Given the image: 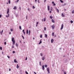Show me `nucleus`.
I'll return each instance as SVG.
<instances>
[{
  "instance_id": "nucleus-32",
  "label": "nucleus",
  "mask_w": 74,
  "mask_h": 74,
  "mask_svg": "<svg viewBox=\"0 0 74 74\" xmlns=\"http://www.w3.org/2000/svg\"><path fill=\"white\" fill-rule=\"evenodd\" d=\"M72 14H74V10H73L72 12Z\"/></svg>"
},
{
  "instance_id": "nucleus-37",
  "label": "nucleus",
  "mask_w": 74,
  "mask_h": 74,
  "mask_svg": "<svg viewBox=\"0 0 74 74\" xmlns=\"http://www.w3.org/2000/svg\"><path fill=\"white\" fill-rule=\"evenodd\" d=\"M12 48H14V46H12Z\"/></svg>"
},
{
  "instance_id": "nucleus-8",
  "label": "nucleus",
  "mask_w": 74,
  "mask_h": 74,
  "mask_svg": "<svg viewBox=\"0 0 74 74\" xmlns=\"http://www.w3.org/2000/svg\"><path fill=\"white\" fill-rule=\"evenodd\" d=\"M47 8L48 11H49V10H50V9H49V6H48Z\"/></svg>"
},
{
  "instance_id": "nucleus-1",
  "label": "nucleus",
  "mask_w": 74,
  "mask_h": 74,
  "mask_svg": "<svg viewBox=\"0 0 74 74\" xmlns=\"http://www.w3.org/2000/svg\"><path fill=\"white\" fill-rule=\"evenodd\" d=\"M12 41L13 42V45H15V40H14V38H12Z\"/></svg>"
},
{
  "instance_id": "nucleus-59",
  "label": "nucleus",
  "mask_w": 74,
  "mask_h": 74,
  "mask_svg": "<svg viewBox=\"0 0 74 74\" xmlns=\"http://www.w3.org/2000/svg\"><path fill=\"white\" fill-rule=\"evenodd\" d=\"M11 34V32H10L9 33V34Z\"/></svg>"
},
{
  "instance_id": "nucleus-16",
  "label": "nucleus",
  "mask_w": 74,
  "mask_h": 74,
  "mask_svg": "<svg viewBox=\"0 0 74 74\" xmlns=\"http://www.w3.org/2000/svg\"><path fill=\"white\" fill-rule=\"evenodd\" d=\"M28 32H29V30H27L26 33H27V34H28Z\"/></svg>"
},
{
  "instance_id": "nucleus-22",
  "label": "nucleus",
  "mask_w": 74,
  "mask_h": 74,
  "mask_svg": "<svg viewBox=\"0 0 74 74\" xmlns=\"http://www.w3.org/2000/svg\"><path fill=\"white\" fill-rule=\"evenodd\" d=\"M42 42H41V41L40 40V42L39 43V44H41Z\"/></svg>"
},
{
  "instance_id": "nucleus-54",
  "label": "nucleus",
  "mask_w": 74,
  "mask_h": 74,
  "mask_svg": "<svg viewBox=\"0 0 74 74\" xmlns=\"http://www.w3.org/2000/svg\"><path fill=\"white\" fill-rule=\"evenodd\" d=\"M11 71V69H9V71Z\"/></svg>"
},
{
  "instance_id": "nucleus-46",
  "label": "nucleus",
  "mask_w": 74,
  "mask_h": 74,
  "mask_svg": "<svg viewBox=\"0 0 74 74\" xmlns=\"http://www.w3.org/2000/svg\"><path fill=\"white\" fill-rule=\"evenodd\" d=\"M7 57H8V58H9V59H10V56H8Z\"/></svg>"
},
{
  "instance_id": "nucleus-3",
  "label": "nucleus",
  "mask_w": 74,
  "mask_h": 74,
  "mask_svg": "<svg viewBox=\"0 0 74 74\" xmlns=\"http://www.w3.org/2000/svg\"><path fill=\"white\" fill-rule=\"evenodd\" d=\"M63 24H62L61 25V27L60 28V30H62L63 29V26H64Z\"/></svg>"
},
{
  "instance_id": "nucleus-19",
  "label": "nucleus",
  "mask_w": 74,
  "mask_h": 74,
  "mask_svg": "<svg viewBox=\"0 0 74 74\" xmlns=\"http://www.w3.org/2000/svg\"><path fill=\"white\" fill-rule=\"evenodd\" d=\"M45 37H46V38H47V34H45Z\"/></svg>"
},
{
  "instance_id": "nucleus-27",
  "label": "nucleus",
  "mask_w": 74,
  "mask_h": 74,
  "mask_svg": "<svg viewBox=\"0 0 74 74\" xmlns=\"http://www.w3.org/2000/svg\"><path fill=\"white\" fill-rule=\"evenodd\" d=\"M16 47H18V44L17 43H16Z\"/></svg>"
},
{
  "instance_id": "nucleus-2",
  "label": "nucleus",
  "mask_w": 74,
  "mask_h": 74,
  "mask_svg": "<svg viewBox=\"0 0 74 74\" xmlns=\"http://www.w3.org/2000/svg\"><path fill=\"white\" fill-rule=\"evenodd\" d=\"M47 70L48 71V73L49 74L50 73L49 72V68H47Z\"/></svg>"
},
{
  "instance_id": "nucleus-64",
  "label": "nucleus",
  "mask_w": 74,
  "mask_h": 74,
  "mask_svg": "<svg viewBox=\"0 0 74 74\" xmlns=\"http://www.w3.org/2000/svg\"><path fill=\"white\" fill-rule=\"evenodd\" d=\"M35 2H36V1H37V0H35Z\"/></svg>"
},
{
  "instance_id": "nucleus-25",
  "label": "nucleus",
  "mask_w": 74,
  "mask_h": 74,
  "mask_svg": "<svg viewBox=\"0 0 74 74\" xmlns=\"http://www.w3.org/2000/svg\"><path fill=\"white\" fill-rule=\"evenodd\" d=\"M70 22L71 23H73V21H72V20H71L70 21Z\"/></svg>"
},
{
  "instance_id": "nucleus-53",
  "label": "nucleus",
  "mask_w": 74,
  "mask_h": 74,
  "mask_svg": "<svg viewBox=\"0 0 74 74\" xmlns=\"http://www.w3.org/2000/svg\"><path fill=\"white\" fill-rule=\"evenodd\" d=\"M26 19H27V16H26Z\"/></svg>"
},
{
  "instance_id": "nucleus-47",
  "label": "nucleus",
  "mask_w": 74,
  "mask_h": 74,
  "mask_svg": "<svg viewBox=\"0 0 74 74\" xmlns=\"http://www.w3.org/2000/svg\"><path fill=\"white\" fill-rule=\"evenodd\" d=\"M4 44L5 45H6V42H4Z\"/></svg>"
},
{
  "instance_id": "nucleus-42",
  "label": "nucleus",
  "mask_w": 74,
  "mask_h": 74,
  "mask_svg": "<svg viewBox=\"0 0 74 74\" xmlns=\"http://www.w3.org/2000/svg\"><path fill=\"white\" fill-rule=\"evenodd\" d=\"M40 38H42V35H41L40 36Z\"/></svg>"
},
{
  "instance_id": "nucleus-7",
  "label": "nucleus",
  "mask_w": 74,
  "mask_h": 74,
  "mask_svg": "<svg viewBox=\"0 0 74 74\" xmlns=\"http://www.w3.org/2000/svg\"><path fill=\"white\" fill-rule=\"evenodd\" d=\"M65 16L63 14V13L62 14V17H64Z\"/></svg>"
},
{
  "instance_id": "nucleus-13",
  "label": "nucleus",
  "mask_w": 74,
  "mask_h": 74,
  "mask_svg": "<svg viewBox=\"0 0 74 74\" xmlns=\"http://www.w3.org/2000/svg\"><path fill=\"white\" fill-rule=\"evenodd\" d=\"M6 16L7 18H8V17L10 16V14H8V16Z\"/></svg>"
},
{
  "instance_id": "nucleus-57",
  "label": "nucleus",
  "mask_w": 74,
  "mask_h": 74,
  "mask_svg": "<svg viewBox=\"0 0 74 74\" xmlns=\"http://www.w3.org/2000/svg\"><path fill=\"white\" fill-rule=\"evenodd\" d=\"M34 73L35 74H36V72H34Z\"/></svg>"
},
{
  "instance_id": "nucleus-52",
  "label": "nucleus",
  "mask_w": 74,
  "mask_h": 74,
  "mask_svg": "<svg viewBox=\"0 0 74 74\" xmlns=\"http://www.w3.org/2000/svg\"><path fill=\"white\" fill-rule=\"evenodd\" d=\"M2 15H0V18H1V16H2Z\"/></svg>"
},
{
  "instance_id": "nucleus-35",
  "label": "nucleus",
  "mask_w": 74,
  "mask_h": 74,
  "mask_svg": "<svg viewBox=\"0 0 74 74\" xmlns=\"http://www.w3.org/2000/svg\"><path fill=\"white\" fill-rule=\"evenodd\" d=\"M66 5V3H64V5H63V6H64V5Z\"/></svg>"
},
{
  "instance_id": "nucleus-12",
  "label": "nucleus",
  "mask_w": 74,
  "mask_h": 74,
  "mask_svg": "<svg viewBox=\"0 0 74 74\" xmlns=\"http://www.w3.org/2000/svg\"><path fill=\"white\" fill-rule=\"evenodd\" d=\"M9 12V8L8 9V11L7 12V14H8V13Z\"/></svg>"
},
{
  "instance_id": "nucleus-17",
  "label": "nucleus",
  "mask_w": 74,
  "mask_h": 74,
  "mask_svg": "<svg viewBox=\"0 0 74 74\" xmlns=\"http://www.w3.org/2000/svg\"><path fill=\"white\" fill-rule=\"evenodd\" d=\"M51 21H52V22H53V23H54V22H55V21L53 19L51 20Z\"/></svg>"
},
{
  "instance_id": "nucleus-5",
  "label": "nucleus",
  "mask_w": 74,
  "mask_h": 74,
  "mask_svg": "<svg viewBox=\"0 0 74 74\" xmlns=\"http://www.w3.org/2000/svg\"><path fill=\"white\" fill-rule=\"evenodd\" d=\"M52 3L53 4V5L54 6H55V5H56V4L54 3V2L52 1Z\"/></svg>"
},
{
  "instance_id": "nucleus-62",
  "label": "nucleus",
  "mask_w": 74,
  "mask_h": 74,
  "mask_svg": "<svg viewBox=\"0 0 74 74\" xmlns=\"http://www.w3.org/2000/svg\"><path fill=\"white\" fill-rule=\"evenodd\" d=\"M2 54H3V52H2Z\"/></svg>"
},
{
  "instance_id": "nucleus-48",
  "label": "nucleus",
  "mask_w": 74,
  "mask_h": 74,
  "mask_svg": "<svg viewBox=\"0 0 74 74\" xmlns=\"http://www.w3.org/2000/svg\"><path fill=\"white\" fill-rule=\"evenodd\" d=\"M16 17H17V16H18V15H16Z\"/></svg>"
},
{
  "instance_id": "nucleus-11",
  "label": "nucleus",
  "mask_w": 74,
  "mask_h": 74,
  "mask_svg": "<svg viewBox=\"0 0 74 74\" xmlns=\"http://www.w3.org/2000/svg\"><path fill=\"white\" fill-rule=\"evenodd\" d=\"M54 41V40H53V39H52L51 40V43H53V42Z\"/></svg>"
},
{
  "instance_id": "nucleus-33",
  "label": "nucleus",
  "mask_w": 74,
  "mask_h": 74,
  "mask_svg": "<svg viewBox=\"0 0 74 74\" xmlns=\"http://www.w3.org/2000/svg\"><path fill=\"white\" fill-rule=\"evenodd\" d=\"M19 29L20 30H21L22 29H21V26H19Z\"/></svg>"
},
{
  "instance_id": "nucleus-15",
  "label": "nucleus",
  "mask_w": 74,
  "mask_h": 74,
  "mask_svg": "<svg viewBox=\"0 0 74 74\" xmlns=\"http://www.w3.org/2000/svg\"><path fill=\"white\" fill-rule=\"evenodd\" d=\"M16 67L17 69H19V66H18V64H17Z\"/></svg>"
},
{
  "instance_id": "nucleus-44",
  "label": "nucleus",
  "mask_w": 74,
  "mask_h": 74,
  "mask_svg": "<svg viewBox=\"0 0 74 74\" xmlns=\"http://www.w3.org/2000/svg\"><path fill=\"white\" fill-rule=\"evenodd\" d=\"M64 74H66V72H64Z\"/></svg>"
},
{
  "instance_id": "nucleus-26",
  "label": "nucleus",
  "mask_w": 74,
  "mask_h": 74,
  "mask_svg": "<svg viewBox=\"0 0 74 74\" xmlns=\"http://www.w3.org/2000/svg\"><path fill=\"white\" fill-rule=\"evenodd\" d=\"M52 36H54V32H53L52 34Z\"/></svg>"
},
{
  "instance_id": "nucleus-51",
  "label": "nucleus",
  "mask_w": 74,
  "mask_h": 74,
  "mask_svg": "<svg viewBox=\"0 0 74 74\" xmlns=\"http://www.w3.org/2000/svg\"><path fill=\"white\" fill-rule=\"evenodd\" d=\"M23 33L24 34H25V32H23Z\"/></svg>"
},
{
  "instance_id": "nucleus-61",
  "label": "nucleus",
  "mask_w": 74,
  "mask_h": 74,
  "mask_svg": "<svg viewBox=\"0 0 74 74\" xmlns=\"http://www.w3.org/2000/svg\"><path fill=\"white\" fill-rule=\"evenodd\" d=\"M20 43H21V40L20 41Z\"/></svg>"
},
{
  "instance_id": "nucleus-21",
  "label": "nucleus",
  "mask_w": 74,
  "mask_h": 74,
  "mask_svg": "<svg viewBox=\"0 0 74 74\" xmlns=\"http://www.w3.org/2000/svg\"><path fill=\"white\" fill-rule=\"evenodd\" d=\"M44 59H45V57H43L42 58V60H44Z\"/></svg>"
},
{
  "instance_id": "nucleus-39",
  "label": "nucleus",
  "mask_w": 74,
  "mask_h": 74,
  "mask_svg": "<svg viewBox=\"0 0 74 74\" xmlns=\"http://www.w3.org/2000/svg\"><path fill=\"white\" fill-rule=\"evenodd\" d=\"M15 53V51H13V53Z\"/></svg>"
},
{
  "instance_id": "nucleus-31",
  "label": "nucleus",
  "mask_w": 74,
  "mask_h": 74,
  "mask_svg": "<svg viewBox=\"0 0 74 74\" xmlns=\"http://www.w3.org/2000/svg\"><path fill=\"white\" fill-rule=\"evenodd\" d=\"M25 73L26 74H29V73H28V72H27V71H25Z\"/></svg>"
},
{
  "instance_id": "nucleus-38",
  "label": "nucleus",
  "mask_w": 74,
  "mask_h": 74,
  "mask_svg": "<svg viewBox=\"0 0 74 74\" xmlns=\"http://www.w3.org/2000/svg\"><path fill=\"white\" fill-rule=\"evenodd\" d=\"M11 1H10V0H9V3L10 4Z\"/></svg>"
},
{
  "instance_id": "nucleus-49",
  "label": "nucleus",
  "mask_w": 74,
  "mask_h": 74,
  "mask_svg": "<svg viewBox=\"0 0 74 74\" xmlns=\"http://www.w3.org/2000/svg\"><path fill=\"white\" fill-rule=\"evenodd\" d=\"M24 31H25V30H24V29H23V32H24Z\"/></svg>"
},
{
  "instance_id": "nucleus-56",
  "label": "nucleus",
  "mask_w": 74,
  "mask_h": 74,
  "mask_svg": "<svg viewBox=\"0 0 74 74\" xmlns=\"http://www.w3.org/2000/svg\"><path fill=\"white\" fill-rule=\"evenodd\" d=\"M18 1H19V0H17V2H18Z\"/></svg>"
},
{
  "instance_id": "nucleus-4",
  "label": "nucleus",
  "mask_w": 74,
  "mask_h": 74,
  "mask_svg": "<svg viewBox=\"0 0 74 74\" xmlns=\"http://www.w3.org/2000/svg\"><path fill=\"white\" fill-rule=\"evenodd\" d=\"M52 29L53 30V29H54V28L55 27V25H53L52 26Z\"/></svg>"
},
{
  "instance_id": "nucleus-14",
  "label": "nucleus",
  "mask_w": 74,
  "mask_h": 74,
  "mask_svg": "<svg viewBox=\"0 0 74 74\" xmlns=\"http://www.w3.org/2000/svg\"><path fill=\"white\" fill-rule=\"evenodd\" d=\"M14 10H16V6H14L13 8Z\"/></svg>"
},
{
  "instance_id": "nucleus-10",
  "label": "nucleus",
  "mask_w": 74,
  "mask_h": 74,
  "mask_svg": "<svg viewBox=\"0 0 74 74\" xmlns=\"http://www.w3.org/2000/svg\"><path fill=\"white\" fill-rule=\"evenodd\" d=\"M56 10H57V11L58 13L59 12V10H58V9H57V8H56Z\"/></svg>"
},
{
  "instance_id": "nucleus-60",
  "label": "nucleus",
  "mask_w": 74,
  "mask_h": 74,
  "mask_svg": "<svg viewBox=\"0 0 74 74\" xmlns=\"http://www.w3.org/2000/svg\"><path fill=\"white\" fill-rule=\"evenodd\" d=\"M38 3H40V2L39 1V0H38Z\"/></svg>"
},
{
  "instance_id": "nucleus-41",
  "label": "nucleus",
  "mask_w": 74,
  "mask_h": 74,
  "mask_svg": "<svg viewBox=\"0 0 74 74\" xmlns=\"http://www.w3.org/2000/svg\"><path fill=\"white\" fill-rule=\"evenodd\" d=\"M22 37H23V39H25V38H24V36H22Z\"/></svg>"
},
{
  "instance_id": "nucleus-20",
  "label": "nucleus",
  "mask_w": 74,
  "mask_h": 74,
  "mask_svg": "<svg viewBox=\"0 0 74 74\" xmlns=\"http://www.w3.org/2000/svg\"><path fill=\"white\" fill-rule=\"evenodd\" d=\"M2 33H3V30H2V32H1V35H2Z\"/></svg>"
},
{
  "instance_id": "nucleus-55",
  "label": "nucleus",
  "mask_w": 74,
  "mask_h": 74,
  "mask_svg": "<svg viewBox=\"0 0 74 74\" xmlns=\"http://www.w3.org/2000/svg\"><path fill=\"white\" fill-rule=\"evenodd\" d=\"M27 57H26L25 60H27Z\"/></svg>"
},
{
  "instance_id": "nucleus-43",
  "label": "nucleus",
  "mask_w": 74,
  "mask_h": 74,
  "mask_svg": "<svg viewBox=\"0 0 74 74\" xmlns=\"http://www.w3.org/2000/svg\"><path fill=\"white\" fill-rule=\"evenodd\" d=\"M40 55H41V56H42V53H40Z\"/></svg>"
},
{
  "instance_id": "nucleus-40",
  "label": "nucleus",
  "mask_w": 74,
  "mask_h": 74,
  "mask_svg": "<svg viewBox=\"0 0 74 74\" xmlns=\"http://www.w3.org/2000/svg\"><path fill=\"white\" fill-rule=\"evenodd\" d=\"M44 29V30H46V27H45Z\"/></svg>"
},
{
  "instance_id": "nucleus-36",
  "label": "nucleus",
  "mask_w": 74,
  "mask_h": 74,
  "mask_svg": "<svg viewBox=\"0 0 74 74\" xmlns=\"http://www.w3.org/2000/svg\"><path fill=\"white\" fill-rule=\"evenodd\" d=\"M11 32H13V29H11Z\"/></svg>"
},
{
  "instance_id": "nucleus-28",
  "label": "nucleus",
  "mask_w": 74,
  "mask_h": 74,
  "mask_svg": "<svg viewBox=\"0 0 74 74\" xmlns=\"http://www.w3.org/2000/svg\"><path fill=\"white\" fill-rule=\"evenodd\" d=\"M60 1L61 3H63V1L61 0H60Z\"/></svg>"
},
{
  "instance_id": "nucleus-18",
  "label": "nucleus",
  "mask_w": 74,
  "mask_h": 74,
  "mask_svg": "<svg viewBox=\"0 0 74 74\" xmlns=\"http://www.w3.org/2000/svg\"><path fill=\"white\" fill-rule=\"evenodd\" d=\"M46 21V18H44V22H45Z\"/></svg>"
},
{
  "instance_id": "nucleus-58",
  "label": "nucleus",
  "mask_w": 74,
  "mask_h": 74,
  "mask_svg": "<svg viewBox=\"0 0 74 74\" xmlns=\"http://www.w3.org/2000/svg\"><path fill=\"white\" fill-rule=\"evenodd\" d=\"M50 13L51 14V11H50Z\"/></svg>"
},
{
  "instance_id": "nucleus-63",
  "label": "nucleus",
  "mask_w": 74,
  "mask_h": 74,
  "mask_svg": "<svg viewBox=\"0 0 74 74\" xmlns=\"http://www.w3.org/2000/svg\"><path fill=\"white\" fill-rule=\"evenodd\" d=\"M19 8H20V10H21V7H19Z\"/></svg>"
},
{
  "instance_id": "nucleus-50",
  "label": "nucleus",
  "mask_w": 74,
  "mask_h": 74,
  "mask_svg": "<svg viewBox=\"0 0 74 74\" xmlns=\"http://www.w3.org/2000/svg\"><path fill=\"white\" fill-rule=\"evenodd\" d=\"M36 24H37V25L38 24V22H37L36 23Z\"/></svg>"
},
{
  "instance_id": "nucleus-34",
  "label": "nucleus",
  "mask_w": 74,
  "mask_h": 74,
  "mask_svg": "<svg viewBox=\"0 0 74 74\" xmlns=\"http://www.w3.org/2000/svg\"><path fill=\"white\" fill-rule=\"evenodd\" d=\"M32 7L34 9V8H35V7H34V6H33Z\"/></svg>"
},
{
  "instance_id": "nucleus-45",
  "label": "nucleus",
  "mask_w": 74,
  "mask_h": 74,
  "mask_svg": "<svg viewBox=\"0 0 74 74\" xmlns=\"http://www.w3.org/2000/svg\"><path fill=\"white\" fill-rule=\"evenodd\" d=\"M0 49H1V50H2V47H0Z\"/></svg>"
},
{
  "instance_id": "nucleus-23",
  "label": "nucleus",
  "mask_w": 74,
  "mask_h": 74,
  "mask_svg": "<svg viewBox=\"0 0 74 74\" xmlns=\"http://www.w3.org/2000/svg\"><path fill=\"white\" fill-rule=\"evenodd\" d=\"M30 30H29V35H30Z\"/></svg>"
},
{
  "instance_id": "nucleus-30",
  "label": "nucleus",
  "mask_w": 74,
  "mask_h": 74,
  "mask_svg": "<svg viewBox=\"0 0 74 74\" xmlns=\"http://www.w3.org/2000/svg\"><path fill=\"white\" fill-rule=\"evenodd\" d=\"M45 67L47 68V65H45Z\"/></svg>"
},
{
  "instance_id": "nucleus-24",
  "label": "nucleus",
  "mask_w": 74,
  "mask_h": 74,
  "mask_svg": "<svg viewBox=\"0 0 74 74\" xmlns=\"http://www.w3.org/2000/svg\"><path fill=\"white\" fill-rule=\"evenodd\" d=\"M50 10H51V11H52V7H51V9H50Z\"/></svg>"
},
{
  "instance_id": "nucleus-29",
  "label": "nucleus",
  "mask_w": 74,
  "mask_h": 74,
  "mask_svg": "<svg viewBox=\"0 0 74 74\" xmlns=\"http://www.w3.org/2000/svg\"><path fill=\"white\" fill-rule=\"evenodd\" d=\"M50 19H52L53 17H52V16H50Z\"/></svg>"
},
{
  "instance_id": "nucleus-9",
  "label": "nucleus",
  "mask_w": 74,
  "mask_h": 74,
  "mask_svg": "<svg viewBox=\"0 0 74 74\" xmlns=\"http://www.w3.org/2000/svg\"><path fill=\"white\" fill-rule=\"evenodd\" d=\"M14 63H18V62L16 61V59H14Z\"/></svg>"
},
{
  "instance_id": "nucleus-6",
  "label": "nucleus",
  "mask_w": 74,
  "mask_h": 74,
  "mask_svg": "<svg viewBox=\"0 0 74 74\" xmlns=\"http://www.w3.org/2000/svg\"><path fill=\"white\" fill-rule=\"evenodd\" d=\"M42 69L43 70H44L45 69L44 68V65H43L42 66Z\"/></svg>"
}]
</instances>
